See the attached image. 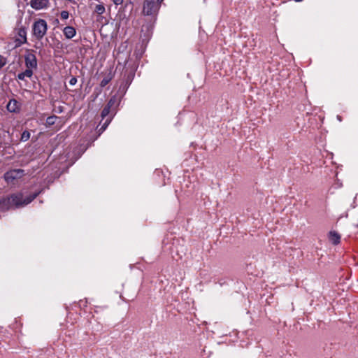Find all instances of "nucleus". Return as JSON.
<instances>
[{"label": "nucleus", "instance_id": "obj_1", "mask_svg": "<svg viewBox=\"0 0 358 358\" xmlns=\"http://www.w3.org/2000/svg\"><path fill=\"white\" fill-rule=\"evenodd\" d=\"M41 192L38 191L24 198L22 193L13 194L0 200V209L8 210L25 206L34 200Z\"/></svg>", "mask_w": 358, "mask_h": 358}, {"label": "nucleus", "instance_id": "obj_2", "mask_svg": "<svg viewBox=\"0 0 358 358\" xmlns=\"http://www.w3.org/2000/svg\"><path fill=\"white\" fill-rule=\"evenodd\" d=\"M47 30V22L43 19L36 20L32 25L33 36L38 41L41 40L46 34Z\"/></svg>", "mask_w": 358, "mask_h": 358}, {"label": "nucleus", "instance_id": "obj_3", "mask_svg": "<svg viewBox=\"0 0 358 358\" xmlns=\"http://www.w3.org/2000/svg\"><path fill=\"white\" fill-rule=\"evenodd\" d=\"M164 0H144L143 13L145 15H154L159 8V4Z\"/></svg>", "mask_w": 358, "mask_h": 358}, {"label": "nucleus", "instance_id": "obj_4", "mask_svg": "<svg viewBox=\"0 0 358 358\" xmlns=\"http://www.w3.org/2000/svg\"><path fill=\"white\" fill-rule=\"evenodd\" d=\"M25 66L27 69H33L37 68V59L36 55L33 53V50H27L24 55Z\"/></svg>", "mask_w": 358, "mask_h": 358}, {"label": "nucleus", "instance_id": "obj_5", "mask_svg": "<svg viewBox=\"0 0 358 358\" xmlns=\"http://www.w3.org/2000/svg\"><path fill=\"white\" fill-rule=\"evenodd\" d=\"M24 175L23 169H12L5 173L4 179L7 182H11L14 180L21 178Z\"/></svg>", "mask_w": 358, "mask_h": 358}, {"label": "nucleus", "instance_id": "obj_6", "mask_svg": "<svg viewBox=\"0 0 358 358\" xmlns=\"http://www.w3.org/2000/svg\"><path fill=\"white\" fill-rule=\"evenodd\" d=\"M27 42V29L25 27H20L17 30V37L15 39L16 45H21Z\"/></svg>", "mask_w": 358, "mask_h": 358}, {"label": "nucleus", "instance_id": "obj_7", "mask_svg": "<svg viewBox=\"0 0 358 358\" xmlns=\"http://www.w3.org/2000/svg\"><path fill=\"white\" fill-rule=\"evenodd\" d=\"M49 0H31L30 6L35 10H41L48 8Z\"/></svg>", "mask_w": 358, "mask_h": 358}, {"label": "nucleus", "instance_id": "obj_8", "mask_svg": "<svg viewBox=\"0 0 358 358\" xmlns=\"http://www.w3.org/2000/svg\"><path fill=\"white\" fill-rule=\"evenodd\" d=\"M20 103L17 100L13 99H10L9 102L7 103L6 108L10 113H19L20 110Z\"/></svg>", "mask_w": 358, "mask_h": 358}, {"label": "nucleus", "instance_id": "obj_9", "mask_svg": "<svg viewBox=\"0 0 358 358\" xmlns=\"http://www.w3.org/2000/svg\"><path fill=\"white\" fill-rule=\"evenodd\" d=\"M64 35L68 39H71L76 34V29L72 26H66L63 30Z\"/></svg>", "mask_w": 358, "mask_h": 358}, {"label": "nucleus", "instance_id": "obj_10", "mask_svg": "<svg viewBox=\"0 0 358 358\" xmlns=\"http://www.w3.org/2000/svg\"><path fill=\"white\" fill-rule=\"evenodd\" d=\"M329 239L334 245H338L341 241V236L335 231H331L329 234Z\"/></svg>", "mask_w": 358, "mask_h": 358}, {"label": "nucleus", "instance_id": "obj_11", "mask_svg": "<svg viewBox=\"0 0 358 358\" xmlns=\"http://www.w3.org/2000/svg\"><path fill=\"white\" fill-rule=\"evenodd\" d=\"M119 103L120 100L116 96H113L106 106L114 111L115 110V107L119 105Z\"/></svg>", "mask_w": 358, "mask_h": 358}, {"label": "nucleus", "instance_id": "obj_12", "mask_svg": "<svg viewBox=\"0 0 358 358\" xmlns=\"http://www.w3.org/2000/svg\"><path fill=\"white\" fill-rule=\"evenodd\" d=\"M33 75V71L31 69H27L17 75V78L19 80H24V78H31Z\"/></svg>", "mask_w": 358, "mask_h": 358}, {"label": "nucleus", "instance_id": "obj_13", "mask_svg": "<svg viewBox=\"0 0 358 358\" xmlns=\"http://www.w3.org/2000/svg\"><path fill=\"white\" fill-rule=\"evenodd\" d=\"M134 76V75L132 73L128 74L124 82V85H121L120 88L123 87V90H127L132 82Z\"/></svg>", "mask_w": 358, "mask_h": 358}, {"label": "nucleus", "instance_id": "obj_14", "mask_svg": "<svg viewBox=\"0 0 358 358\" xmlns=\"http://www.w3.org/2000/svg\"><path fill=\"white\" fill-rule=\"evenodd\" d=\"M57 118H58V117L56 116V115L49 116L46 119V125L50 127V126H52V125L55 124V122H56V120Z\"/></svg>", "mask_w": 358, "mask_h": 358}, {"label": "nucleus", "instance_id": "obj_15", "mask_svg": "<svg viewBox=\"0 0 358 358\" xmlns=\"http://www.w3.org/2000/svg\"><path fill=\"white\" fill-rule=\"evenodd\" d=\"M95 13L98 15H101L105 12V7L103 4H97L94 9Z\"/></svg>", "mask_w": 358, "mask_h": 358}, {"label": "nucleus", "instance_id": "obj_16", "mask_svg": "<svg viewBox=\"0 0 358 358\" xmlns=\"http://www.w3.org/2000/svg\"><path fill=\"white\" fill-rule=\"evenodd\" d=\"M113 110H112L110 108H109L108 107L105 106V107L103 108V109L102 110L101 113L102 120H103L106 117H107L109 115V113L110 112H113Z\"/></svg>", "mask_w": 358, "mask_h": 358}, {"label": "nucleus", "instance_id": "obj_17", "mask_svg": "<svg viewBox=\"0 0 358 358\" xmlns=\"http://www.w3.org/2000/svg\"><path fill=\"white\" fill-rule=\"evenodd\" d=\"M112 117H109L107 118L105 121V122L103 124V125L101 127V128L99 129V132L101 133L107 128L110 122H111Z\"/></svg>", "mask_w": 358, "mask_h": 358}, {"label": "nucleus", "instance_id": "obj_18", "mask_svg": "<svg viewBox=\"0 0 358 358\" xmlns=\"http://www.w3.org/2000/svg\"><path fill=\"white\" fill-rule=\"evenodd\" d=\"M29 138H30V133H29V131H27V130H25L21 134L20 141H23V142H25V141H27L29 139Z\"/></svg>", "mask_w": 358, "mask_h": 358}, {"label": "nucleus", "instance_id": "obj_19", "mask_svg": "<svg viewBox=\"0 0 358 358\" xmlns=\"http://www.w3.org/2000/svg\"><path fill=\"white\" fill-rule=\"evenodd\" d=\"M110 80V78L106 77V78H103L100 83V86L101 87H104L105 86H106L108 84Z\"/></svg>", "mask_w": 358, "mask_h": 358}, {"label": "nucleus", "instance_id": "obj_20", "mask_svg": "<svg viewBox=\"0 0 358 358\" xmlns=\"http://www.w3.org/2000/svg\"><path fill=\"white\" fill-rule=\"evenodd\" d=\"M62 20H67L69 17V13L67 10H63L60 13Z\"/></svg>", "mask_w": 358, "mask_h": 358}, {"label": "nucleus", "instance_id": "obj_21", "mask_svg": "<svg viewBox=\"0 0 358 358\" xmlns=\"http://www.w3.org/2000/svg\"><path fill=\"white\" fill-rule=\"evenodd\" d=\"M6 59L4 57L0 55V69L2 67H3L6 65Z\"/></svg>", "mask_w": 358, "mask_h": 358}, {"label": "nucleus", "instance_id": "obj_22", "mask_svg": "<svg viewBox=\"0 0 358 358\" xmlns=\"http://www.w3.org/2000/svg\"><path fill=\"white\" fill-rule=\"evenodd\" d=\"M76 83H77V78H76V77H75V76H73V77L70 79V80H69V84H70L71 85H75L76 84Z\"/></svg>", "mask_w": 358, "mask_h": 358}, {"label": "nucleus", "instance_id": "obj_23", "mask_svg": "<svg viewBox=\"0 0 358 358\" xmlns=\"http://www.w3.org/2000/svg\"><path fill=\"white\" fill-rule=\"evenodd\" d=\"M123 0H113V2L115 5L119 6L123 3Z\"/></svg>", "mask_w": 358, "mask_h": 358}, {"label": "nucleus", "instance_id": "obj_24", "mask_svg": "<svg viewBox=\"0 0 358 358\" xmlns=\"http://www.w3.org/2000/svg\"><path fill=\"white\" fill-rule=\"evenodd\" d=\"M296 2H301L303 0H294Z\"/></svg>", "mask_w": 358, "mask_h": 358}, {"label": "nucleus", "instance_id": "obj_25", "mask_svg": "<svg viewBox=\"0 0 358 358\" xmlns=\"http://www.w3.org/2000/svg\"><path fill=\"white\" fill-rule=\"evenodd\" d=\"M357 227H358V225H357Z\"/></svg>", "mask_w": 358, "mask_h": 358}]
</instances>
